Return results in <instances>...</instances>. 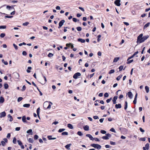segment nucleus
<instances>
[{
	"label": "nucleus",
	"mask_w": 150,
	"mask_h": 150,
	"mask_svg": "<svg viewBox=\"0 0 150 150\" xmlns=\"http://www.w3.org/2000/svg\"><path fill=\"white\" fill-rule=\"evenodd\" d=\"M143 34H141L137 37V43H141L143 42L145 40L143 37Z\"/></svg>",
	"instance_id": "nucleus-1"
},
{
	"label": "nucleus",
	"mask_w": 150,
	"mask_h": 150,
	"mask_svg": "<svg viewBox=\"0 0 150 150\" xmlns=\"http://www.w3.org/2000/svg\"><path fill=\"white\" fill-rule=\"evenodd\" d=\"M39 80L40 82L42 84H45L47 81L46 78L44 76H43L42 78L40 79Z\"/></svg>",
	"instance_id": "nucleus-2"
},
{
	"label": "nucleus",
	"mask_w": 150,
	"mask_h": 150,
	"mask_svg": "<svg viewBox=\"0 0 150 150\" xmlns=\"http://www.w3.org/2000/svg\"><path fill=\"white\" fill-rule=\"evenodd\" d=\"M91 146L98 149H100L101 147L100 145L98 144H91Z\"/></svg>",
	"instance_id": "nucleus-3"
},
{
	"label": "nucleus",
	"mask_w": 150,
	"mask_h": 150,
	"mask_svg": "<svg viewBox=\"0 0 150 150\" xmlns=\"http://www.w3.org/2000/svg\"><path fill=\"white\" fill-rule=\"evenodd\" d=\"M64 22L65 21L64 20H61L59 23V26L58 27V28H60L62 26Z\"/></svg>",
	"instance_id": "nucleus-4"
},
{
	"label": "nucleus",
	"mask_w": 150,
	"mask_h": 150,
	"mask_svg": "<svg viewBox=\"0 0 150 150\" xmlns=\"http://www.w3.org/2000/svg\"><path fill=\"white\" fill-rule=\"evenodd\" d=\"M120 0H116L114 2L115 4L117 6H120L121 5L120 3Z\"/></svg>",
	"instance_id": "nucleus-5"
},
{
	"label": "nucleus",
	"mask_w": 150,
	"mask_h": 150,
	"mask_svg": "<svg viewBox=\"0 0 150 150\" xmlns=\"http://www.w3.org/2000/svg\"><path fill=\"white\" fill-rule=\"evenodd\" d=\"M0 118H2L3 117H4L6 115V113L5 111H4L1 112L0 113Z\"/></svg>",
	"instance_id": "nucleus-6"
},
{
	"label": "nucleus",
	"mask_w": 150,
	"mask_h": 150,
	"mask_svg": "<svg viewBox=\"0 0 150 150\" xmlns=\"http://www.w3.org/2000/svg\"><path fill=\"white\" fill-rule=\"evenodd\" d=\"M127 95L129 98L132 99V98L133 95L131 92L129 91L128 92Z\"/></svg>",
	"instance_id": "nucleus-7"
},
{
	"label": "nucleus",
	"mask_w": 150,
	"mask_h": 150,
	"mask_svg": "<svg viewBox=\"0 0 150 150\" xmlns=\"http://www.w3.org/2000/svg\"><path fill=\"white\" fill-rule=\"evenodd\" d=\"M118 98V96H115L114 97L113 99V103L115 104L116 103V100Z\"/></svg>",
	"instance_id": "nucleus-8"
},
{
	"label": "nucleus",
	"mask_w": 150,
	"mask_h": 150,
	"mask_svg": "<svg viewBox=\"0 0 150 150\" xmlns=\"http://www.w3.org/2000/svg\"><path fill=\"white\" fill-rule=\"evenodd\" d=\"M86 137H88L90 138V139L92 140H94V138L90 134H86Z\"/></svg>",
	"instance_id": "nucleus-9"
},
{
	"label": "nucleus",
	"mask_w": 150,
	"mask_h": 150,
	"mask_svg": "<svg viewBox=\"0 0 150 150\" xmlns=\"http://www.w3.org/2000/svg\"><path fill=\"white\" fill-rule=\"evenodd\" d=\"M7 117L8 118H10V120H9V121L10 122H12L13 121V117H12V116L10 114H8L7 115Z\"/></svg>",
	"instance_id": "nucleus-10"
},
{
	"label": "nucleus",
	"mask_w": 150,
	"mask_h": 150,
	"mask_svg": "<svg viewBox=\"0 0 150 150\" xmlns=\"http://www.w3.org/2000/svg\"><path fill=\"white\" fill-rule=\"evenodd\" d=\"M122 107L121 105L120 104H116L115 105V107L116 108H120Z\"/></svg>",
	"instance_id": "nucleus-11"
},
{
	"label": "nucleus",
	"mask_w": 150,
	"mask_h": 150,
	"mask_svg": "<svg viewBox=\"0 0 150 150\" xmlns=\"http://www.w3.org/2000/svg\"><path fill=\"white\" fill-rule=\"evenodd\" d=\"M150 23L149 22L146 24L144 26L143 29L144 30L149 26Z\"/></svg>",
	"instance_id": "nucleus-12"
},
{
	"label": "nucleus",
	"mask_w": 150,
	"mask_h": 150,
	"mask_svg": "<svg viewBox=\"0 0 150 150\" xmlns=\"http://www.w3.org/2000/svg\"><path fill=\"white\" fill-rule=\"evenodd\" d=\"M137 93L135 96V98H134V100L133 101V103L134 104H136L137 102Z\"/></svg>",
	"instance_id": "nucleus-13"
},
{
	"label": "nucleus",
	"mask_w": 150,
	"mask_h": 150,
	"mask_svg": "<svg viewBox=\"0 0 150 150\" xmlns=\"http://www.w3.org/2000/svg\"><path fill=\"white\" fill-rule=\"evenodd\" d=\"M40 111V108H38L37 110V115L39 118H40V116H39Z\"/></svg>",
	"instance_id": "nucleus-14"
},
{
	"label": "nucleus",
	"mask_w": 150,
	"mask_h": 150,
	"mask_svg": "<svg viewBox=\"0 0 150 150\" xmlns=\"http://www.w3.org/2000/svg\"><path fill=\"white\" fill-rule=\"evenodd\" d=\"M26 117L25 116H24L23 117H22V120L23 122H27V121L26 120Z\"/></svg>",
	"instance_id": "nucleus-15"
},
{
	"label": "nucleus",
	"mask_w": 150,
	"mask_h": 150,
	"mask_svg": "<svg viewBox=\"0 0 150 150\" xmlns=\"http://www.w3.org/2000/svg\"><path fill=\"white\" fill-rule=\"evenodd\" d=\"M52 136H47V138H48V139L49 140H52V139H56V138L55 137H53L52 138Z\"/></svg>",
	"instance_id": "nucleus-16"
},
{
	"label": "nucleus",
	"mask_w": 150,
	"mask_h": 150,
	"mask_svg": "<svg viewBox=\"0 0 150 150\" xmlns=\"http://www.w3.org/2000/svg\"><path fill=\"white\" fill-rule=\"evenodd\" d=\"M71 144H67L65 146V147L68 149H70V147L71 146Z\"/></svg>",
	"instance_id": "nucleus-17"
},
{
	"label": "nucleus",
	"mask_w": 150,
	"mask_h": 150,
	"mask_svg": "<svg viewBox=\"0 0 150 150\" xmlns=\"http://www.w3.org/2000/svg\"><path fill=\"white\" fill-rule=\"evenodd\" d=\"M145 148V149L148 150L149 148V144L147 143L145 145V146L144 147Z\"/></svg>",
	"instance_id": "nucleus-18"
},
{
	"label": "nucleus",
	"mask_w": 150,
	"mask_h": 150,
	"mask_svg": "<svg viewBox=\"0 0 150 150\" xmlns=\"http://www.w3.org/2000/svg\"><path fill=\"white\" fill-rule=\"evenodd\" d=\"M4 101V99L2 97H0V103H3Z\"/></svg>",
	"instance_id": "nucleus-19"
},
{
	"label": "nucleus",
	"mask_w": 150,
	"mask_h": 150,
	"mask_svg": "<svg viewBox=\"0 0 150 150\" xmlns=\"http://www.w3.org/2000/svg\"><path fill=\"white\" fill-rule=\"evenodd\" d=\"M30 106L29 104H25L23 105V106L24 107L29 108Z\"/></svg>",
	"instance_id": "nucleus-20"
},
{
	"label": "nucleus",
	"mask_w": 150,
	"mask_h": 150,
	"mask_svg": "<svg viewBox=\"0 0 150 150\" xmlns=\"http://www.w3.org/2000/svg\"><path fill=\"white\" fill-rule=\"evenodd\" d=\"M67 127L71 129H72L73 128L72 125L70 124H68L67 125Z\"/></svg>",
	"instance_id": "nucleus-21"
},
{
	"label": "nucleus",
	"mask_w": 150,
	"mask_h": 150,
	"mask_svg": "<svg viewBox=\"0 0 150 150\" xmlns=\"http://www.w3.org/2000/svg\"><path fill=\"white\" fill-rule=\"evenodd\" d=\"M119 57L115 58L113 60V62H117L119 60Z\"/></svg>",
	"instance_id": "nucleus-22"
},
{
	"label": "nucleus",
	"mask_w": 150,
	"mask_h": 150,
	"mask_svg": "<svg viewBox=\"0 0 150 150\" xmlns=\"http://www.w3.org/2000/svg\"><path fill=\"white\" fill-rule=\"evenodd\" d=\"M26 133H31V135L32 134L33 132H32V129H30L28 130H27L26 131Z\"/></svg>",
	"instance_id": "nucleus-23"
},
{
	"label": "nucleus",
	"mask_w": 150,
	"mask_h": 150,
	"mask_svg": "<svg viewBox=\"0 0 150 150\" xmlns=\"http://www.w3.org/2000/svg\"><path fill=\"white\" fill-rule=\"evenodd\" d=\"M145 89L147 93H148L149 91V88L148 86H146L145 87Z\"/></svg>",
	"instance_id": "nucleus-24"
},
{
	"label": "nucleus",
	"mask_w": 150,
	"mask_h": 150,
	"mask_svg": "<svg viewBox=\"0 0 150 150\" xmlns=\"http://www.w3.org/2000/svg\"><path fill=\"white\" fill-rule=\"evenodd\" d=\"M78 41L79 42H81L82 43L84 42V40L83 39L81 38H79L78 39Z\"/></svg>",
	"instance_id": "nucleus-25"
},
{
	"label": "nucleus",
	"mask_w": 150,
	"mask_h": 150,
	"mask_svg": "<svg viewBox=\"0 0 150 150\" xmlns=\"http://www.w3.org/2000/svg\"><path fill=\"white\" fill-rule=\"evenodd\" d=\"M2 62L5 65H7L8 64V63L6 61H5L4 59L2 60Z\"/></svg>",
	"instance_id": "nucleus-26"
},
{
	"label": "nucleus",
	"mask_w": 150,
	"mask_h": 150,
	"mask_svg": "<svg viewBox=\"0 0 150 150\" xmlns=\"http://www.w3.org/2000/svg\"><path fill=\"white\" fill-rule=\"evenodd\" d=\"M28 141L30 143H33V138H30L28 139Z\"/></svg>",
	"instance_id": "nucleus-27"
},
{
	"label": "nucleus",
	"mask_w": 150,
	"mask_h": 150,
	"mask_svg": "<svg viewBox=\"0 0 150 150\" xmlns=\"http://www.w3.org/2000/svg\"><path fill=\"white\" fill-rule=\"evenodd\" d=\"M127 107V101L125 102V109L126 110Z\"/></svg>",
	"instance_id": "nucleus-28"
},
{
	"label": "nucleus",
	"mask_w": 150,
	"mask_h": 150,
	"mask_svg": "<svg viewBox=\"0 0 150 150\" xmlns=\"http://www.w3.org/2000/svg\"><path fill=\"white\" fill-rule=\"evenodd\" d=\"M4 88L5 89H7L8 87V85L7 83H5L4 84Z\"/></svg>",
	"instance_id": "nucleus-29"
},
{
	"label": "nucleus",
	"mask_w": 150,
	"mask_h": 150,
	"mask_svg": "<svg viewBox=\"0 0 150 150\" xmlns=\"http://www.w3.org/2000/svg\"><path fill=\"white\" fill-rule=\"evenodd\" d=\"M89 127L88 125L85 126V131H88L89 130Z\"/></svg>",
	"instance_id": "nucleus-30"
},
{
	"label": "nucleus",
	"mask_w": 150,
	"mask_h": 150,
	"mask_svg": "<svg viewBox=\"0 0 150 150\" xmlns=\"http://www.w3.org/2000/svg\"><path fill=\"white\" fill-rule=\"evenodd\" d=\"M115 71L114 70V69H111V70L109 72V74H111L113 73Z\"/></svg>",
	"instance_id": "nucleus-31"
},
{
	"label": "nucleus",
	"mask_w": 150,
	"mask_h": 150,
	"mask_svg": "<svg viewBox=\"0 0 150 150\" xmlns=\"http://www.w3.org/2000/svg\"><path fill=\"white\" fill-rule=\"evenodd\" d=\"M65 130V129H60L59 130L58 132H62L63 131H64Z\"/></svg>",
	"instance_id": "nucleus-32"
},
{
	"label": "nucleus",
	"mask_w": 150,
	"mask_h": 150,
	"mask_svg": "<svg viewBox=\"0 0 150 150\" xmlns=\"http://www.w3.org/2000/svg\"><path fill=\"white\" fill-rule=\"evenodd\" d=\"M53 56V54L52 53H50L48 54V57H51Z\"/></svg>",
	"instance_id": "nucleus-33"
},
{
	"label": "nucleus",
	"mask_w": 150,
	"mask_h": 150,
	"mask_svg": "<svg viewBox=\"0 0 150 150\" xmlns=\"http://www.w3.org/2000/svg\"><path fill=\"white\" fill-rule=\"evenodd\" d=\"M149 37V35H147L145 36H144L143 37L144 38V40H146V39H148V38Z\"/></svg>",
	"instance_id": "nucleus-34"
},
{
	"label": "nucleus",
	"mask_w": 150,
	"mask_h": 150,
	"mask_svg": "<svg viewBox=\"0 0 150 150\" xmlns=\"http://www.w3.org/2000/svg\"><path fill=\"white\" fill-rule=\"evenodd\" d=\"M29 24V23L28 22H26L23 24V26H27Z\"/></svg>",
	"instance_id": "nucleus-35"
},
{
	"label": "nucleus",
	"mask_w": 150,
	"mask_h": 150,
	"mask_svg": "<svg viewBox=\"0 0 150 150\" xmlns=\"http://www.w3.org/2000/svg\"><path fill=\"white\" fill-rule=\"evenodd\" d=\"M6 26L5 25H1L0 26V29H5Z\"/></svg>",
	"instance_id": "nucleus-36"
},
{
	"label": "nucleus",
	"mask_w": 150,
	"mask_h": 150,
	"mask_svg": "<svg viewBox=\"0 0 150 150\" xmlns=\"http://www.w3.org/2000/svg\"><path fill=\"white\" fill-rule=\"evenodd\" d=\"M127 64H130L131 63H132V62L133 61V59H132V60H127Z\"/></svg>",
	"instance_id": "nucleus-37"
},
{
	"label": "nucleus",
	"mask_w": 150,
	"mask_h": 150,
	"mask_svg": "<svg viewBox=\"0 0 150 150\" xmlns=\"http://www.w3.org/2000/svg\"><path fill=\"white\" fill-rule=\"evenodd\" d=\"M13 142L14 144H16V139L15 137L13 138Z\"/></svg>",
	"instance_id": "nucleus-38"
},
{
	"label": "nucleus",
	"mask_w": 150,
	"mask_h": 150,
	"mask_svg": "<svg viewBox=\"0 0 150 150\" xmlns=\"http://www.w3.org/2000/svg\"><path fill=\"white\" fill-rule=\"evenodd\" d=\"M26 88V86L25 85L23 86L21 89V91H24L25 90Z\"/></svg>",
	"instance_id": "nucleus-39"
},
{
	"label": "nucleus",
	"mask_w": 150,
	"mask_h": 150,
	"mask_svg": "<svg viewBox=\"0 0 150 150\" xmlns=\"http://www.w3.org/2000/svg\"><path fill=\"white\" fill-rule=\"evenodd\" d=\"M102 138L104 139L107 140L109 139L108 137L106 136H103Z\"/></svg>",
	"instance_id": "nucleus-40"
},
{
	"label": "nucleus",
	"mask_w": 150,
	"mask_h": 150,
	"mask_svg": "<svg viewBox=\"0 0 150 150\" xmlns=\"http://www.w3.org/2000/svg\"><path fill=\"white\" fill-rule=\"evenodd\" d=\"M23 99V98L21 97H19L18 99V101L19 102Z\"/></svg>",
	"instance_id": "nucleus-41"
},
{
	"label": "nucleus",
	"mask_w": 150,
	"mask_h": 150,
	"mask_svg": "<svg viewBox=\"0 0 150 150\" xmlns=\"http://www.w3.org/2000/svg\"><path fill=\"white\" fill-rule=\"evenodd\" d=\"M62 135H68V133L67 132H63L62 133Z\"/></svg>",
	"instance_id": "nucleus-42"
},
{
	"label": "nucleus",
	"mask_w": 150,
	"mask_h": 150,
	"mask_svg": "<svg viewBox=\"0 0 150 150\" xmlns=\"http://www.w3.org/2000/svg\"><path fill=\"white\" fill-rule=\"evenodd\" d=\"M5 35V33H1V35H0V37L2 38H3V37H4Z\"/></svg>",
	"instance_id": "nucleus-43"
},
{
	"label": "nucleus",
	"mask_w": 150,
	"mask_h": 150,
	"mask_svg": "<svg viewBox=\"0 0 150 150\" xmlns=\"http://www.w3.org/2000/svg\"><path fill=\"white\" fill-rule=\"evenodd\" d=\"M77 134L79 135V136H82L83 134L80 131H79L77 132Z\"/></svg>",
	"instance_id": "nucleus-44"
},
{
	"label": "nucleus",
	"mask_w": 150,
	"mask_h": 150,
	"mask_svg": "<svg viewBox=\"0 0 150 150\" xmlns=\"http://www.w3.org/2000/svg\"><path fill=\"white\" fill-rule=\"evenodd\" d=\"M13 45L14 47V48H15V49L16 50H17L18 49V46L16 45H15L14 44H13Z\"/></svg>",
	"instance_id": "nucleus-45"
},
{
	"label": "nucleus",
	"mask_w": 150,
	"mask_h": 150,
	"mask_svg": "<svg viewBox=\"0 0 150 150\" xmlns=\"http://www.w3.org/2000/svg\"><path fill=\"white\" fill-rule=\"evenodd\" d=\"M76 29L77 30L79 31H81V28L80 27H77Z\"/></svg>",
	"instance_id": "nucleus-46"
},
{
	"label": "nucleus",
	"mask_w": 150,
	"mask_h": 150,
	"mask_svg": "<svg viewBox=\"0 0 150 150\" xmlns=\"http://www.w3.org/2000/svg\"><path fill=\"white\" fill-rule=\"evenodd\" d=\"M1 144L3 146H5V142H4V141H1Z\"/></svg>",
	"instance_id": "nucleus-47"
},
{
	"label": "nucleus",
	"mask_w": 150,
	"mask_h": 150,
	"mask_svg": "<svg viewBox=\"0 0 150 150\" xmlns=\"http://www.w3.org/2000/svg\"><path fill=\"white\" fill-rule=\"evenodd\" d=\"M17 142H18V144L20 145L21 146L22 145V143L21 141L20 140H18Z\"/></svg>",
	"instance_id": "nucleus-48"
},
{
	"label": "nucleus",
	"mask_w": 150,
	"mask_h": 150,
	"mask_svg": "<svg viewBox=\"0 0 150 150\" xmlns=\"http://www.w3.org/2000/svg\"><path fill=\"white\" fill-rule=\"evenodd\" d=\"M104 96L105 97H107L109 96V95L108 93H106L104 94Z\"/></svg>",
	"instance_id": "nucleus-49"
},
{
	"label": "nucleus",
	"mask_w": 150,
	"mask_h": 150,
	"mask_svg": "<svg viewBox=\"0 0 150 150\" xmlns=\"http://www.w3.org/2000/svg\"><path fill=\"white\" fill-rule=\"evenodd\" d=\"M100 132L103 134H105L106 133V132L104 130H101L100 131Z\"/></svg>",
	"instance_id": "nucleus-50"
},
{
	"label": "nucleus",
	"mask_w": 150,
	"mask_h": 150,
	"mask_svg": "<svg viewBox=\"0 0 150 150\" xmlns=\"http://www.w3.org/2000/svg\"><path fill=\"white\" fill-rule=\"evenodd\" d=\"M123 67L122 66H120L119 67L120 71H121L123 69Z\"/></svg>",
	"instance_id": "nucleus-51"
},
{
	"label": "nucleus",
	"mask_w": 150,
	"mask_h": 150,
	"mask_svg": "<svg viewBox=\"0 0 150 150\" xmlns=\"http://www.w3.org/2000/svg\"><path fill=\"white\" fill-rule=\"evenodd\" d=\"M112 99V98H110V99H108L106 100V102L107 103H109L111 100Z\"/></svg>",
	"instance_id": "nucleus-52"
},
{
	"label": "nucleus",
	"mask_w": 150,
	"mask_h": 150,
	"mask_svg": "<svg viewBox=\"0 0 150 150\" xmlns=\"http://www.w3.org/2000/svg\"><path fill=\"white\" fill-rule=\"evenodd\" d=\"M38 136L37 135H35L34 136V139L35 140L37 139L38 138Z\"/></svg>",
	"instance_id": "nucleus-53"
},
{
	"label": "nucleus",
	"mask_w": 150,
	"mask_h": 150,
	"mask_svg": "<svg viewBox=\"0 0 150 150\" xmlns=\"http://www.w3.org/2000/svg\"><path fill=\"white\" fill-rule=\"evenodd\" d=\"M134 56L133 54L132 55V56H131V57H129L128 58V59H127V60H129V59H130L132 58H133L134 57Z\"/></svg>",
	"instance_id": "nucleus-54"
},
{
	"label": "nucleus",
	"mask_w": 150,
	"mask_h": 150,
	"mask_svg": "<svg viewBox=\"0 0 150 150\" xmlns=\"http://www.w3.org/2000/svg\"><path fill=\"white\" fill-rule=\"evenodd\" d=\"M110 131H111V132H115V129L113 128H111L110 129Z\"/></svg>",
	"instance_id": "nucleus-55"
},
{
	"label": "nucleus",
	"mask_w": 150,
	"mask_h": 150,
	"mask_svg": "<svg viewBox=\"0 0 150 150\" xmlns=\"http://www.w3.org/2000/svg\"><path fill=\"white\" fill-rule=\"evenodd\" d=\"M132 13L133 15H134L136 14V12L135 11H132Z\"/></svg>",
	"instance_id": "nucleus-56"
},
{
	"label": "nucleus",
	"mask_w": 150,
	"mask_h": 150,
	"mask_svg": "<svg viewBox=\"0 0 150 150\" xmlns=\"http://www.w3.org/2000/svg\"><path fill=\"white\" fill-rule=\"evenodd\" d=\"M10 137H11L10 134V133L8 134L7 136L6 137L7 138H8V139L10 138Z\"/></svg>",
	"instance_id": "nucleus-57"
},
{
	"label": "nucleus",
	"mask_w": 150,
	"mask_h": 150,
	"mask_svg": "<svg viewBox=\"0 0 150 150\" xmlns=\"http://www.w3.org/2000/svg\"><path fill=\"white\" fill-rule=\"evenodd\" d=\"M6 8L7 9H10L11 8H12L11 6H6Z\"/></svg>",
	"instance_id": "nucleus-58"
},
{
	"label": "nucleus",
	"mask_w": 150,
	"mask_h": 150,
	"mask_svg": "<svg viewBox=\"0 0 150 150\" xmlns=\"http://www.w3.org/2000/svg\"><path fill=\"white\" fill-rule=\"evenodd\" d=\"M121 76H119L118 77H117L116 78V79L117 81H119L120 78H121Z\"/></svg>",
	"instance_id": "nucleus-59"
},
{
	"label": "nucleus",
	"mask_w": 150,
	"mask_h": 150,
	"mask_svg": "<svg viewBox=\"0 0 150 150\" xmlns=\"http://www.w3.org/2000/svg\"><path fill=\"white\" fill-rule=\"evenodd\" d=\"M140 140L143 141H145L146 140V138H141Z\"/></svg>",
	"instance_id": "nucleus-60"
},
{
	"label": "nucleus",
	"mask_w": 150,
	"mask_h": 150,
	"mask_svg": "<svg viewBox=\"0 0 150 150\" xmlns=\"http://www.w3.org/2000/svg\"><path fill=\"white\" fill-rule=\"evenodd\" d=\"M22 54L23 55H26L27 54V53L25 51H23L22 52Z\"/></svg>",
	"instance_id": "nucleus-61"
},
{
	"label": "nucleus",
	"mask_w": 150,
	"mask_h": 150,
	"mask_svg": "<svg viewBox=\"0 0 150 150\" xmlns=\"http://www.w3.org/2000/svg\"><path fill=\"white\" fill-rule=\"evenodd\" d=\"M93 118L95 120H96V119H98V117L97 116H94L93 117Z\"/></svg>",
	"instance_id": "nucleus-62"
},
{
	"label": "nucleus",
	"mask_w": 150,
	"mask_h": 150,
	"mask_svg": "<svg viewBox=\"0 0 150 150\" xmlns=\"http://www.w3.org/2000/svg\"><path fill=\"white\" fill-rule=\"evenodd\" d=\"M20 129V127H17L15 128V130L16 131H19Z\"/></svg>",
	"instance_id": "nucleus-63"
},
{
	"label": "nucleus",
	"mask_w": 150,
	"mask_h": 150,
	"mask_svg": "<svg viewBox=\"0 0 150 150\" xmlns=\"http://www.w3.org/2000/svg\"><path fill=\"white\" fill-rule=\"evenodd\" d=\"M140 130L142 132H144V130H143L142 128H139Z\"/></svg>",
	"instance_id": "nucleus-64"
}]
</instances>
